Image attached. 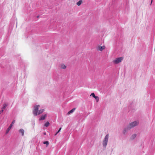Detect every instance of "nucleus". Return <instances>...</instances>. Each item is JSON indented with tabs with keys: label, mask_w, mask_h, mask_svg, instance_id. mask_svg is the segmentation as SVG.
<instances>
[{
	"label": "nucleus",
	"mask_w": 155,
	"mask_h": 155,
	"mask_svg": "<svg viewBox=\"0 0 155 155\" xmlns=\"http://www.w3.org/2000/svg\"><path fill=\"white\" fill-rule=\"evenodd\" d=\"M40 106L39 105H38L34 106L33 113L34 115H37V113L38 111V109L39 108Z\"/></svg>",
	"instance_id": "1"
},
{
	"label": "nucleus",
	"mask_w": 155,
	"mask_h": 155,
	"mask_svg": "<svg viewBox=\"0 0 155 155\" xmlns=\"http://www.w3.org/2000/svg\"><path fill=\"white\" fill-rule=\"evenodd\" d=\"M139 124L138 121H135L131 123L128 126V127L130 129L137 125Z\"/></svg>",
	"instance_id": "2"
},
{
	"label": "nucleus",
	"mask_w": 155,
	"mask_h": 155,
	"mask_svg": "<svg viewBox=\"0 0 155 155\" xmlns=\"http://www.w3.org/2000/svg\"><path fill=\"white\" fill-rule=\"evenodd\" d=\"M123 58H124L123 57L118 58L113 60V62L114 64H118L120 62L123 60Z\"/></svg>",
	"instance_id": "3"
},
{
	"label": "nucleus",
	"mask_w": 155,
	"mask_h": 155,
	"mask_svg": "<svg viewBox=\"0 0 155 155\" xmlns=\"http://www.w3.org/2000/svg\"><path fill=\"white\" fill-rule=\"evenodd\" d=\"M109 136L108 134H107L105 137L104 139L103 140V145L104 147H106L107 145L108 140Z\"/></svg>",
	"instance_id": "4"
},
{
	"label": "nucleus",
	"mask_w": 155,
	"mask_h": 155,
	"mask_svg": "<svg viewBox=\"0 0 155 155\" xmlns=\"http://www.w3.org/2000/svg\"><path fill=\"white\" fill-rule=\"evenodd\" d=\"M15 122V120H13L11 124L10 125V126L8 127L7 129L6 132V134H8V132H9V130H10L11 128H12V127L14 124V123Z\"/></svg>",
	"instance_id": "5"
},
{
	"label": "nucleus",
	"mask_w": 155,
	"mask_h": 155,
	"mask_svg": "<svg viewBox=\"0 0 155 155\" xmlns=\"http://www.w3.org/2000/svg\"><path fill=\"white\" fill-rule=\"evenodd\" d=\"M105 48V47L104 45H103V46L98 45L96 47L97 50V51H102Z\"/></svg>",
	"instance_id": "6"
},
{
	"label": "nucleus",
	"mask_w": 155,
	"mask_h": 155,
	"mask_svg": "<svg viewBox=\"0 0 155 155\" xmlns=\"http://www.w3.org/2000/svg\"><path fill=\"white\" fill-rule=\"evenodd\" d=\"M7 106V105L6 104H3V106L1 110L0 111V114L2 113L4 110L5 109L6 107Z\"/></svg>",
	"instance_id": "7"
},
{
	"label": "nucleus",
	"mask_w": 155,
	"mask_h": 155,
	"mask_svg": "<svg viewBox=\"0 0 155 155\" xmlns=\"http://www.w3.org/2000/svg\"><path fill=\"white\" fill-rule=\"evenodd\" d=\"M91 95L94 98H95V99L96 100V101L97 102H98L99 101V97L97 96H96L95 95V94H94V93H91Z\"/></svg>",
	"instance_id": "8"
},
{
	"label": "nucleus",
	"mask_w": 155,
	"mask_h": 155,
	"mask_svg": "<svg viewBox=\"0 0 155 155\" xmlns=\"http://www.w3.org/2000/svg\"><path fill=\"white\" fill-rule=\"evenodd\" d=\"M46 116V114H45L44 115L42 116L39 119V120H43L45 119Z\"/></svg>",
	"instance_id": "9"
},
{
	"label": "nucleus",
	"mask_w": 155,
	"mask_h": 155,
	"mask_svg": "<svg viewBox=\"0 0 155 155\" xmlns=\"http://www.w3.org/2000/svg\"><path fill=\"white\" fill-rule=\"evenodd\" d=\"M136 134H134L132 135L131 137H130V139L131 140H134L136 137Z\"/></svg>",
	"instance_id": "10"
},
{
	"label": "nucleus",
	"mask_w": 155,
	"mask_h": 155,
	"mask_svg": "<svg viewBox=\"0 0 155 155\" xmlns=\"http://www.w3.org/2000/svg\"><path fill=\"white\" fill-rule=\"evenodd\" d=\"M82 3L83 1L82 0H80L76 4L77 5L79 6Z\"/></svg>",
	"instance_id": "11"
},
{
	"label": "nucleus",
	"mask_w": 155,
	"mask_h": 155,
	"mask_svg": "<svg viewBox=\"0 0 155 155\" xmlns=\"http://www.w3.org/2000/svg\"><path fill=\"white\" fill-rule=\"evenodd\" d=\"M44 111V109H41L37 113V115H39L41 114Z\"/></svg>",
	"instance_id": "12"
},
{
	"label": "nucleus",
	"mask_w": 155,
	"mask_h": 155,
	"mask_svg": "<svg viewBox=\"0 0 155 155\" xmlns=\"http://www.w3.org/2000/svg\"><path fill=\"white\" fill-rule=\"evenodd\" d=\"M19 132L21 133L22 135H23L24 133V130L23 129H20L19 130Z\"/></svg>",
	"instance_id": "13"
},
{
	"label": "nucleus",
	"mask_w": 155,
	"mask_h": 155,
	"mask_svg": "<svg viewBox=\"0 0 155 155\" xmlns=\"http://www.w3.org/2000/svg\"><path fill=\"white\" fill-rule=\"evenodd\" d=\"M75 110V108H74L72 109V110H70L68 112V114H69L72 113H73L74 111Z\"/></svg>",
	"instance_id": "14"
},
{
	"label": "nucleus",
	"mask_w": 155,
	"mask_h": 155,
	"mask_svg": "<svg viewBox=\"0 0 155 155\" xmlns=\"http://www.w3.org/2000/svg\"><path fill=\"white\" fill-rule=\"evenodd\" d=\"M66 66L64 64H62L61 65V68L62 69H65L66 68Z\"/></svg>",
	"instance_id": "15"
},
{
	"label": "nucleus",
	"mask_w": 155,
	"mask_h": 155,
	"mask_svg": "<svg viewBox=\"0 0 155 155\" xmlns=\"http://www.w3.org/2000/svg\"><path fill=\"white\" fill-rule=\"evenodd\" d=\"M43 143L44 144H46V147H48V145H49V142L48 141H46L43 142Z\"/></svg>",
	"instance_id": "16"
},
{
	"label": "nucleus",
	"mask_w": 155,
	"mask_h": 155,
	"mask_svg": "<svg viewBox=\"0 0 155 155\" xmlns=\"http://www.w3.org/2000/svg\"><path fill=\"white\" fill-rule=\"evenodd\" d=\"M49 125V123L48 121L45 124V126L47 127Z\"/></svg>",
	"instance_id": "17"
},
{
	"label": "nucleus",
	"mask_w": 155,
	"mask_h": 155,
	"mask_svg": "<svg viewBox=\"0 0 155 155\" xmlns=\"http://www.w3.org/2000/svg\"><path fill=\"white\" fill-rule=\"evenodd\" d=\"M61 129V127L60 128L59 130L58 131H57V132L55 133V135H56L60 131Z\"/></svg>",
	"instance_id": "18"
},
{
	"label": "nucleus",
	"mask_w": 155,
	"mask_h": 155,
	"mask_svg": "<svg viewBox=\"0 0 155 155\" xmlns=\"http://www.w3.org/2000/svg\"><path fill=\"white\" fill-rule=\"evenodd\" d=\"M153 0H151V4L152 3V1H153Z\"/></svg>",
	"instance_id": "19"
},
{
	"label": "nucleus",
	"mask_w": 155,
	"mask_h": 155,
	"mask_svg": "<svg viewBox=\"0 0 155 155\" xmlns=\"http://www.w3.org/2000/svg\"><path fill=\"white\" fill-rule=\"evenodd\" d=\"M44 134L45 135V134H46V133H45H45H44Z\"/></svg>",
	"instance_id": "20"
}]
</instances>
